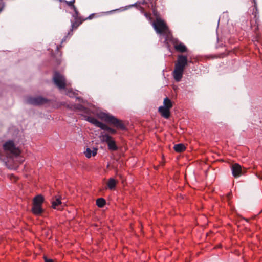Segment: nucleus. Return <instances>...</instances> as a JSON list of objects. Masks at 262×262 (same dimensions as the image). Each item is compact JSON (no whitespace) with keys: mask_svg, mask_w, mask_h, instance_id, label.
<instances>
[{"mask_svg":"<svg viewBox=\"0 0 262 262\" xmlns=\"http://www.w3.org/2000/svg\"><path fill=\"white\" fill-rule=\"evenodd\" d=\"M150 5L149 7H151L154 16L156 17V21L152 23V26L157 33L163 34L166 36L165 41H168L171 34L164 21L158 18L159 14L157 11L156 0H151Z\"/></svg>","mask_w":262,"mask_h":262,"instance_id":"f03ea898","label":"nucleus"},{"mask_svg":"<svg viewBox=\"0 0 262 262\" xmlns=\"http://www.w3.org/2000/svg\"><path fill=\"white\" fill-rule=\"evenodd\" d=\"M232 172L233 176L236 178L243 174V170L241 165L237 163L234 164L232 166Z\"/></svg>","mask_w":262,"mask_h":262,"instance_id":"9d476101","label":"nucleus"},{"mask_svg":"<svg viewBox=\"0 0 262 262\" xmlns=\"http://www.w3.org/2000/svg\"><path fill=\"white\" fill-rule=\"evenodd\" d=\"M67 94L71 97L75 95V93L71 91H68Z\"/></svg>","mask_w":262,"mask_h":262,"instance_id":"5701e85b","label":"nucleus"},{"mask_svg":"<svg viewBox=\"0 0 262 262\" xmlns=\"http://www.w3.org/2000/svg\"><path fill=\"white\" fill-rule=\"evenodd\" d=\"M97 116L101 120L113 124L118 129H125V126L123 122L109 113L100 112L97 113Z\"/></svg>","mask_w":262,"mask_h":262,"instance_id":"20e7f679","label":"nucleus"},{"mask_svg":"<svg viewBox=\"0 0 262 262\" xmlns=\"http://www.w3.org/2000/svg\"><path fill=\"white\" fill-rule=\"evenodd\" d=\"M61 204V197L55 196L52 200V206L54 209H57V207Z\"/></svg>","mask_w":262,"mask_h":262,"instance_id":"4468645a","label":"nucleus"},{"mask_svg":"<svg viewBox=\"0 0 262 262\" xmlns=\"http://www.w3.org/2000/svg\"><path fill=\"white\" fill-rule=\"evenodd\" d=\"M75 25H76V23H73L72 24V28L70 29V32H72L73 31V29L75 27Z\"/></svg>","mask_w":262,"mask_h":262,"instance_id":"393cba45","label":"nucleus"},{"mask_svg":"<svg viewBox=\"0 0 262 262\" xmlns=\"http://www.w3.org/2000/svg\"><path fill=\"white\" fill-rule=\"evenodd\" d=\"M86 120L93 124L95 125L96 126L99 127L102 129L108 131L112 134L116 133V130L115 129L112 128L106 124L99 121L98 120L93 117L88 116L87 117Z\"/></svg>","mask_w":262,"mask_h":262,"instance_id":"423d86ee","label":"nucleus"},{"mask_svg":"<svg viewBox=\"0 0 262 262\" xmlns=\"http://www.w3.org/2000/svg\"><path fill=\"white\" fill-rule=\"evenodd\" d=\"M99 138L102 142L108 143L113 138L110 136L108 134L105 133L104 132H102L100 134Z\"/></svg>","mask_w":262,"mask_h":262,"instance_id":"ddd939ff","label":"nucleus"},{"mask_svg":"<svg viewBox=\"0 0 262 262\" xmlns=\"http://www.w3.org/2000/svg\"><path fill=\"white\" fill-rule=\"evenodd\" d=\"M4 6V3L3 2V0H0V12L3 9Z\"/></svg>","mask_w":262,"mask_h":262,"instance_id":"4be33fe9","label":"nucleus"},{"mask_svg":"<svg viewBox=\"0 0 262 262\" xmlns=\"http://www.w3.org/2000/svg\"><path fill=\"white\" fill-rule=\"evenodd\" d=\"M159 112L161 116L165 118H168L170 116V109L165 107V106H160Z\"/></svg>","mask_w":262,"mask_h":262,"instance_id":"f8f14e48","label":"nucleus"},{"mask_svg":"<svg viewBox=\"0 0 262 262\" xmlns=\"http://www.w3.org/2000/svg\"><path fill=\"white\" fill-rule=\"evenodd\" d=\"M57 50H59V47L58 46H57Z\"/></svg>","mask_w":262,"mask_h":262,"instance_id":"cd10ccee","label":"nucleus"},{"mask_svg":"<svg viewBox=\"0 0 262 262\" xmlns=\"http://www.w3.org/2000/svg\"><path fill=\"white\" fill-rule=\"evenodd\" d=\"M44 259L45 262H53V260L51 259H49L47 257H44Z\"/></svg>","mask_w":262,"mask_h":262,"instance_id":"b1692460","label":"nucleus"},{"mask_svg":"<svg viewBox=\"0 0 262 262\" xmlns=\"http://www.w3.org/2000/svg\"><path fill=\"white\" fill-rule=\"evenodd\" d=\"M97 151L98 149L97 148L87 147L84 151L83 154L87 158H90L92 157H95L97 155Z\"/></svg>","mask_w":262,"mask_h":262,"instance_id":"9b49d317","label":"nucleus"},{"mask_svg":"<svg viewBox=\"0 0 262 262\" xmlns=\"http://www.w3.org/2000/svg\"><path fill=\"white\" fill-rule=\"evenodd\" d=\"M66 37H65L62 40V42H63L64 41L66 40Z\"/></svg>","mask_w":262,"mask_h":262,"instance_id":"a878e982","label":"nucleus"},{"mask_svg":"<svg viewBox=\"0 0 262 262\" xmlns=\"http://www.w3.org/2000/svg\"><path fill=\"white\" fill-rule=\"evenodd\" d=\"M84 112L85 113H88V110L86 108H84Z\"/></svg>","mask_w":262,"mask_h":262,"instance_id":"bb28decb","label":"nucleus"},{"mask_svg":"<svg viewBox=\"0 0 262 262\" xmlns=\"http://www.w3.org/2000/svg\"><path fill=\"white\" fill-rule=\"evenodd\" d=\"M105 203V200L102 198H99L96 200V204L99 207H103Z\"/></svg>","mask_w":262,"mask_h":262,"instance_id":"aec40b11","label":"nucleus"},{"mask_svg":"<svg viewBox=\"0 0 262 262\" xmlns=\"http://www.w3.org/2000/svg\"><path fill=\"white\" fill-rule=\"evenodd\" d=\"M26 102L28 104L34 105H39L46 103L48 100L42 97H28L26 99Z\"/></svg>","mask_w":262,"mask_h":262,"instance_id":"1a4fd4ad","label":"nucleus"},{"mask_svg":"<svg viewBox=\"0 0 262 262\" xmlns=\"http://www.w3.org/2000/svg\"><path fill=\"white\" fill-rule=\"evenodd\" d=\"M117 181L114 178L109 179L107 183L108 188L111 190L114 189L117 184Z\"/></svg>","mask_w":262,"mask_h":262,"instance_id":"dca6fc26","label":"nucleus"},{"mask_svg":"<svg viewBox=\"0 0 262 262\" xmlns=\"http://www.w3.org/2000/svg\"><path fill=\"white\" fill-rule=\"evenodd\" d=\"M108 148L110 150L115 151L118 149L115 140L112 139L107 143Z\"/></svg>","mask_w":262,"mask_h":262,"instance_id":"2eb2a0df","label":"nucleus"},{"mask_svg":"<svg viewBox=\"0 0 262 262\" xmlns=\"http://www.w3.org/2000/svg\"><path fill=\"white\" fill-rule=\"evenodd\" d=\"M163 104H164V105L163 106H165V107L169 108V109H170L172 106V104L171 100L169 99H168V98H165L164 99V102H163Z\"/></svg>","mask_w":262,"mask_h":262,"instance_id":"6ab92c4d","label":"nucleus"},{"mask_svg":"<svg viewBox=\"0 0 262 262\" xmlns=\"http://www.w3.org/2000/svg\"><path fill=\"white\" fill-rule=\"evenodd\" d=\"M174 149L178 152H181L185 150V146L183 144H178L174 145Z\"/></svg>","mask_w":262,"mask_h":262,"instance_id":"a211bd4d","label":"nucleus"},{"mask_svg":"<svg viewBox=\"0 0 262 262\" xmlns=\"http://www.w3.org/2000/svg\"><path fill=\"white\" fill-rule=\"evenodd\" d=\"M4 154L6 157H3L0 153V158L5 162L10 160H15L17 164H21L24 159L20 156V150L17 147L13 140L6 141L3 145Z\"/></svg>","mask_w":262,"mask_h":262,"instance_id":"f257e3e1","label":"nucleus"},{"mask_svg":"<svg viewBox=\"0 0 262 262\" xmlns=\"http://www.w3.org/2000/svg\"><path fill=\"white\" fill-rule=\"evenodd\" d=\"M53 79L55 84L59 89L62 90L65 89L66 81L63 75L57 72H55Z\"/></svg>","mask_w":262,"mask_h":262,"instance_id":"0eeeda50","label":"nucleus"},{"mask_svg":"<svg viewBox=\"0 0 262 262\" xmlns=\"http://www.w3.org/2000/svg\"><path fill=\"white\" fill-rule=\"evenodd\" d=\"M44 201V198L42 195L39 194L34 198L33 200V205L32 211L36 215H40L43 212L42 205Z\"/></svg>","mask_w":262,"mask_h":262,"instance_id":"39448f33","label":"nucleus"},{"mask_svg":"<svg viewBox=\"0 0 262 262\" xmlns=\"http://www.w3.org/2000/svg\"><path fill=\"white\" fill-rule=\"evenodd\" d=\"M191 63V58L188 60L186 56L179 55L178 56L177 60L174 65V69L173 71V76L176 81H180L184 73V69L188 63Z\"/></svg>","mask_w":262,"mask_h":262,"instance_id":"7ed1b4c3","label":"nucleus"},{"mask_svg":"<svg viewBox=\"0 0 262 262\" xmlns=\"http://www.w3.org/2000/svg\"><path fill=\"white\" fill-rule=\"evenodd\" d=\"M168 41L171 42L176 51L183 53L187 51V48L185 45L180 42L177 39L173 38L172 36H170Z\"/></svg>","mask_w":262,"mask_h":262,"instance_id":"6e6552de","label":"nucleus"},{"mask_svg":"<svg viewBox=\"0 0 262 262\" xmlns=\"http://www.w3.org/2000/svg\"><path fill=\"white\" fill-rule=\"evenodd\" d=\"M66 3L69 6H70V7H72L74 9V10L75 12V19H78V11H77L76 10V7H75V6L74 5V3L75 2V0H72L71 1H65Z\"/></svg>","mask_w":262,"mask_h":262,"instance_id":"f3484780","label":"nucleus"},{"mask_svg":"<svg viewBox=\"0 0 262 262\" xmlns=\"http://www.w3.org/2000/svg\"><path fill=\"white\" fill-rule=\"evenodd\" d=\"M140 8L141 13L144 14V15L145 16L147 19L151 22L152 18L150 13L145 12L144 11V9L142 7H141Z\"/></svg>","mask_w":262,"mask_h":262,"instance_id":"412c9836","label":"nucleus"}]
</instances>
